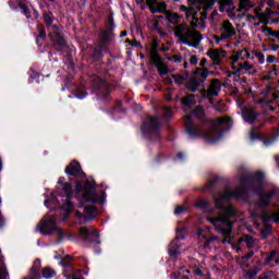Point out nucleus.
Here are the masks:
<instances>
[{
    "label": "nucleus",
    "instance_id": "58836bf2",
    "mask_svg": "<svg viewBox=\"0 0 279 279\" xmlns=\"http://www.w3.org/2000/svg\"><path fill=\"white\" fill-rule=\"evenodd\" d=\"M259 271H260V269H258V267H255V268L248 270L246 272V276H248V278H254V276H256Z\"/></svg>",
    "mask_w": 279,
    "mask_h": 279
},
{
    "label": "nucleus",
    "instance_id": "473e14b6",
    "mask_svg": "<svg viewBox=\"0 0 279 279\" xmlns=\"http://www.w3.org/2000/svg\"><path fill=\"white\" fill-rule=\"evenodd\" d=\"M37 32H38L37 38H41V40H45V38H47V33L45 32V27H43V25L40 24L37 25Z\"/></svg>",
    "mask_w": 279,
    "mask_h": 279
},
{
    "label": "nucleus",
    "instance_id": "680f3d73",
    "mask_svg": "<svg viewBox=\"0 0 279 279\" xmlns=\"http://www.w3.org/2000/svg\"><path fill=\"white\" fill-rule=\"evenodd\" d=\"M225 10H226V5H225V4H222V3H220L219 11H220V12H225Z\"/></svg>",
    "mask_w": 279,
    "mask_h": 279
},
{
    "label": "nucleus",
    "instance_id": "4468645a",
    "mask_svg": "<svg viewBox=\"0 0 279 279\" xmlns=\"http://www.w3.org/2000/svg\"><path fill=\"white\" fill-rule=\"evenodd\" d=\"M83 199L85 202H99V195H97V192L95 191V186H93L90 183H86L83 186Z\"/></svg>",
    "mask_w": 279,
    "mask_h": 279
},
{
    "label": "nucleus",
    "instance_id": "6ab92c4d",
    "mask_svg": "<svg viewBox=\"0 0 279 279\" xmlns=\"http://www.w3.org/2000/svg\"><path fill=\"white\" fill-rule=\"evenodd\" d=\"M220 90H221V82L217 78H214L209 85L207 95L208 97H217Z\"/></svg>",
    "mask_w": 279,
    "mask_h": 279
},
{
    "label": "nucleus",
    "instance_id": "39448f33",
    "mask_svg": "<svg viewBox=\"0 0 279 279\" xmlns=\"http://www.w3.org/2000/svg\"><path fill=\"white\" fill-rule=\"evenodd\" d=\"M142 131L150 141H159L160 122L157 118L148 117L142 126Z\"/></svg>",
    "mask_w": 279,
    "mask_h": 279
},
{
    "label": "nucleus",
    "instance_id": "6e6d98bb",
    "mask_svg": "<svg viewBox=\"0 0 279 279\" xmlns=\"http://www.w3.org/2000/svg\"><path fill=\"white\" fill-rule=\"evenodd\" d=\"M252 256H254L253 251L248 252V253L244 256V258H246V260H250V258H252Z\"/></svg>",
    "mask_w": 279,
    "mask_h": 279
},
{
    "label": "nucleus",
    "instance_id": "412c9836",
    "mask_svg": "<svg viewBox=\"0 0 279 279\" xmlns=\"http://www.w3.org/2000/svg\"><path fill=\"white\" fill-rule=\"evenodd\" d=\"M246 58H250V51L244 48L230 57L231 64H236L239 60H246Z\"/></svg>",
    "mask_w": 279,
    "mask_h": 279
},
{
    "label": "nucleus",
    "instance_id": "9b49d317",
    "mask_svg": "<svg viewBox=\"0 0 279 279\" xmlns=\"http://www.w3.org/2000/svg\"><path fill=\"white\" fill-rule=\"evenodd\" d=\"M94 86L98 88L97 97L100 101H106L110 97V88L104 78L97 76L94 81Z\"/></svg>",
    "mask_w": 279,
    "mask_h": 279
},
{
    "label": "nucleus",
    "instance_id": "4d7b16f0",
    "mask_svg": "<svg viewBox=\"0 0 279 279\" xmlns=\"http://www.w3.org/2000/svg\"><path fill=\"white\" fill-rule=\"evenodd\" d=\"M271 276H274L272 271L267 272L262 279H269V278H271Z\"/></svg>",
    "mask_w": 279,
    "mask_h": 279
},
{
    "label": "nucleus",
    "instance_id": "9d476101",
    "mask_svg": "<svg viewBox=\"0 0 279 279\" xmlns=\"http://www.w3.org/2000/svg\"><path fill=\"white\" fill-rule=\"evenodd\" d=\"M49 36L57 51H60V49H64V47H66V40H64L62 31H60L58 26H51V33H49Z\"/></svg>",
    "mask_w": 279,
    "mask_h": 279
},
{
    "label": "nucleus",
    "instance_id": "49530a36",
    "mask_svg": "<svg viewBox=\"0 0 279 279\" xmlns=\"http://www.w3.org/2000/svg\"><path fill=\"white\" fill-rule=\"evenodd\" d=\"M219 238L216 235H211L206 240V244L209 245V243H213V241H217Z\"/></svg>",
    "mask_w": 279,
    "mask_h": 279
},
{
    "label": "nucleus",
    "instance_id": "5fc2aeb1",
    "mask_svg": "<svg viewBox=\"0 0 279 279\" xmlns=\"http://www.w3.org/2000/svg\"><path fill=\"white\" fill-rule=\"evenodd\" d=\"M220 3L222 5H230V3H232V0H220Z\"/></svg>",
    "mask_w": 279,
    "mask_h": 279
},
{
    "label": "nucleus",
    "instance_id": "c03bdc74",
    "mask_svg": "<svg viewBox=\"0 0 279 279\" xmlns=\"http://www.w3.org/2000/svg\"><path fill=\"white\" fill-rule=\"evenodd\" d=\"M184 213V207L179 206L174 209V215H182Z\"/></svg>",
    "mask_w": 279,
    "mask_h": 279
},
{
    "label": "nucleus",
    "instance_id": "603ef678",
    "mask_svg": "<svg viewBox=\"0 0 279 279\" xmlns=\"http://www.w3.org/2000/svg\"><path fill=\"white\" fill-rule=\"evenodd\" d=\"M194 274L195 276H201V277L204 276V272L199 268L194 269Z\"/></svg>",
    "mask_w": 279,
    "mask_h": 279
},
{
    "label": "nucleus",
    "instance_id": "ddd939ff",
    "mask_svg": "<svg viewBox=\"0 0 279 279\" xmlns=\"http://www.w3.org/2000/svg\"><path fill=\"white\" fill-rule=\"evenodd\" d=\"M227 54L228 52L222 49H209L207 52V56H209V58L213 60L214 66H221V62Z\"/></svg>",
    "mask_w": 279,
    "mask_h": 279
},
{
    "label": "nucleus",
    "instance_id": "864d4df0",
    "mask_svg": "<svg viewBox=\"0 0 279 279\" xmlns=\"http://www.w3.org/2000/svg\"><path fill=\"white\" fill-rule=\"evenodd\" d=\"M275 61H276V57H274V56H268V57H267V62H268L269 64L274 63Z\"/></svg>",
    "mask_w": 279,
    "mask_h": 279
},
{
    "label": "nucleus",
    "instance_id": "8fccbe9b",
    "mask_svg": "<svg viewBox=\"0 0 279 279\" xmlns=\"http://www.w3.org/2000/svg\"><path fill=\"white\" fill-rule=\"evenodd\" d=\"M197 206H201L202 208H206V206H208V202H206V201H199V202L197 203Z\"/></svg>",
    "mask_w": 279,
    "mask_h": 279
},
{
    "label": "nucleus",
    "instance_id": "774afa93",
    "mask_svg": "<svg viewBox=\"0 0 279 279\" xmlns=\"http://www.w3.org/2000/svg\"><path fill=\"white\" fill-rule=\"evenodd\" d=\"M121 36H128V32L123 31Z\"/></svg>",
    "mask_w": 279,
    "mask_h": 279
},
{
    "label": "nucleus",
    "instance_id": "37998d69",
    "mask_svg": "<svg viewBox=\"0 0 279 279\" xmlns=\"http://www.w3.org/2000/svg\"><path fill=\"white\" fill-rule=\"evenodd\" d=\"M135 2L140 5L141 10H145V0H135Z\"/></svg>",
    "mask_w": 279,
    "mask_h": 279
},
{
    "label": "nucleus",
    "instance_id": "052dcab7",
    "mask_svg": "<svg viewBox=\"0 0 279 279\" xmlns=\"http://www.w3.org/2000/svg\"><path fill=\"white\" fill-rule=\"evenodd\" d=\"M205 64H206V59L203 58V59L201 60V62H199V65H201V66H205Z\"/></svg>",
    "mask_w": 279,
    "mask_h": 279
},
{
    "label": "nucleus",
    "instance_id": "de8ad7c7",
    "mask_svg": "<svg viewBox=\"0 0 279 279\" xmlns=\"http://www.w3.org/2000/svg\"><path fill=\"white\" fill-rule=\"evenodd\" d=\"M254 12H255V14H256V19H257L258 16H260V17L265 16V13H260V9H258V8L254 9Z\"/></svg>",
    "mask_w": 279,
    "mask_h": 279
},
{
    "label": "nucleus",
    "instance_id": "a878e982",
    "mask_svg": "<svg viewBox=\"0 0 279 279\" xmlns=\"http://www.w3.org/2000/svg\"><path fill=\"white\" fill-rule=\"evenodd\" d=\"M254 8V4H252V1L250 0H240V7L238 9V12H242V14H245V12H250Z\"/></svg>",
    "mask_w": 279,
    "mask_h": 279
},
{
    "label": "nucleus",
    "instance_id": "20e7f679",
    "mask_svg": "<svg viewBox=\"0 0 279 279\" xmlns=\"http://www.w3.org/2000/svg\"><path fill=\"white\" fill-rule=\"evenodd\" d=\"M192 5H196V10L199 14L195 22H191V27H197L198 29H206V19L208 17V10L215 5L217 0H190Z\"/></svg>",
    "mask_w": 279,
    "mask_h": 279
},
{
    "label": "nucleus",
    "instance_id": "393cba45",
    "mask_svg": "<svg viewBox=\"0 0 279 279\" xmlns=\"http://www.w3.org/2000/svg\"><path fill=\"white\" fill-rule=\"evenodd\" d=\"M166 19L167 21H169L172 25H179L180 24V20L182 19V15L171 12V11H167L166 12Z\"/></svg>",
    "mask_w": 279,
    "mask_h": 279
},
{
    "label": "nucleus",
    "instance_id": "c9c22d12",
    "mask_svg": "<svg viewBox=\"0 0 279 279\" xmlns=\"http://www.w3.org/2000/svg\"><path fill=\"white\" fill-rule=\"evenodd\" d=\"M173 117V111H171V108L163 107V119H171Z\"/></svg>",
    "mask_w": 279,
    "mask_h": 279
},
{
    "label": "nucleus",
    "instance_id": "e2e57ef3",
    "mask_svg": "<svg viewBox=\"0 0 279 279\" xmlns=\"http://www.w3.org/2000/svg\"><path fill=\"white\" fill-rule=\"evenodd\" d=\"M257 19H259V23H265V14H264V16H257Z\"/></svg>",
    "mask_w": 279,
    "mask_h": 279
},
{
    "label": "nucleus",
    "instance_id": "0eeeda50",
    "mask_svg": "<svg viewBox=\"0 0 279 279\" xmlns=\"http://www.w3.org/2000/svg\"><path fill=\"white\" fill-rule=\"evenodd\" d=\"M150 60L151 64L156 66L160 75H167L169 70L167 69V64L162 62V58L158 54V40L154 39L150 45Z\"/></svg>",
    "mask_w": 279,
    "mask_h": 279
},
{
    "label": "nucleus",
    "instance_id": "c85d7f7f",
    "mask_svg": "<svg viewBox=\"0 0 279 279\" xmlns=\"http://www.w3.org/2000/svg\"><path fill=\"white\" fill-rule=\"evenodd\" d=\"M41 274H43L44 278L51 279V278H54L56 270H53L52 268L46 267L43 269Z\"/></svg>",
    "mask_w": 279,
    "mask_h": 279
},
{
    "label": "nucleus",
    "instance_id": "bb28decb",
    "mask_svg": "<svg viewBox=\"0 0 279 279\" xmlns=\"http://www.w3.org/2000/svg\"><path fill=\"white\" fill-rule=\"evenodd\" d=\"M231 68L233 71H238V73H241L243 71H250V69H252V65L250 64V62L245 61L244 63H239L238 65L231 63Z\"/></svg>",
    "mask_w": 279,
    "mask_h": 279
},
{
    "label": "nucleus",
    "instance_id": "aec40b11",
    "mask_svg": "<svg viewBox=\"0 0 279 279\" xmlns=\"http://www.w3.org/2000/svg\"><path fill=\"white\" fill-rule=\"evenodd\" d=\"M65 173L68 175H80L82 173V166L80 162L73 160L66 168Z\"/></svg>",
    "mask_w": 279,
    "mask_h": 279
},
{
    "label": "nucleus",
    "instance_id": "6e6552de",
    "mask_svg": "<svg viewBox=\"0 0 279 279\" xmlns=\"http://www.w3.org/2000/svg\"><path fill=\"white\" fill-rule=\"evenodd\" d=\"M209 74L210 72L207 69L198 68L194 73V77L187 83L189 90L195 93L199 86H204V82H206V77H208Z\"/></svg>",
    "mask_w": 279,
    "mask_h": 279
},
{
    "label": "nucleus",
    "instance_id": "f03ea898",
    "mask_svg": "<svg viewBox=\"0 0 279 279\" xmlns=\"http://www.w3.org/2000/svg\"><path fill=\"white\" fill-rule=\"evenodd\" d=\"M204 108L197 107L192 111V114L183 118V125L190 136H203L208 143H217L221 138L223 132H228L232 128V119L230 117L219 118L216 121L208 122L210 128L206 130L205 125H197L193 121V117H197L202 121L205 117Z\"/></svg>",
    "mask_w": 279,
    "mask_h": 279
},
{
    "label": "nucleus",
    "instance_id": "f257e3e1",
    "mask_svg": "<svg viewBox=\"0 0 279 279\" xmlns=\"http://www.w3.org/2000/svg\"><path fill=\"white\" fill-rule=\"evenodd\" d=\"M265 174L263 172H257L253 175L244 174L240 179V185L234 190H227L225 193L215 197V214L207 217V221L215 226L218 234L223 236L222 243H230L232 241V226L234 222L230 220V217L236 215V209L233 206H228L230 199L243 197L247 191H254L259 195V206L260 208H267L269 206L271 198L276 195V191L260 192L263 191V180Z\"/></svg>",
    "mask_w": 279,
    "mask_h": 279
},
{
    "label": "nucleus",
    "instance_id": "cd10ccee",
    "mask_svg": "<svg viewBox=\"0 0 279 279\" xmlns=\"http://www.w3.org/2000/svg\"><path fill=\"white\" fill-rule=\"evenodd\" d=\"M44 19V23H46V27H48V29H50V34H51V27H53V13H45L43 15Z\"/></svg>",
    "mask_w": 279,
    "mask_h": 279
},
{
    "label": "nucleus",
    "instance_id": "4c0bfd02",
    "mask_svg": "<svg viewBox=\"0 0 279 279\" xmlns=\"http://www.w3.org/2000/svg\"><path fill=\"white\" fill-rule=\"evenodd\" d=\"M168 252L171 256H178L180 254V247H173V244H171Z\"/></svg>",
    "mask_w": 279,
    "mask_h": 279
},
{
    "label": "nucleus",
    "instance_id": "a211bd4d",
    "mask_svg": "<svg viewBox=\"0 0 279 279\" xmlns=\"http://www.w3.org/2000/svg\"><path fill=\"white\" fill-rule=\"evenodd\" d=\"M59 185L62 189L64 195H65V199L68 202V213H71L73 210V204L71 203V183H62V180H59Z\"/></svg>",
    "mask_w": 279,
    "mask_h": 279
},
{
    "label": "nucleus",
    "instance_id": "f704fd0d",
    "mask_svg": "<svg viewBox=\"0 0 279 279\" xmlns=\"http://www.w3.org/2000/svg\"><path fill=\"white\" fill-rule=\"evenodd\" d=\"M86 95H88V93H86V89L84 88H78L75 93V97H77V99H84Z\"/></svg>",
    "mask_w": 279,
    "mask_h": 279
},
{
    "label": "nucleus",
    "instance_id": "69168bd1",
    "mask_svg": "<svg viewBox=\"0 0 279 279\" xmlns=\"http://www.w3.org/2000/svg\"><path fill=\"white\" fill-rule=\"evenodd\" d=\"M166 101H171V95H166Z\"/></svg>",
    "mask_w": 279,
    "mask_h": 279
},
{
    "label": "nucleus",
    "instance_id": "ea45409f",
    "mask_svg": "<svg viewBox=\"0 0 279 279\" xmlns=\"http://www.w3.org/2000/svg\"><path fill=\"white\" fill-rule=\"evenodd\" d=\"M113 26H114V19H113L112 16H110V17L108 19V22H107V29L110 31V32H112Z\"/></svg>",
    "mask_w": 279,
    "mask_h": 279
},
{
    "label": "nucleus",
    "instance_id": "09e8293b",
    "mask_svg": "<svg viewBox=\"0 0 279 279\" xmlns=\"http://www.w3.org/2000/svg\"><path fill=\"white\" fill-rule=\"evenodd\" d=\"M256 16H254V15H246V21H247V23H252L253 21H256Z\"/></svg>",
    "mask_w": 279,
    "mask_h": 279
},
{
    "label": "nucleus",
    "instance_id": "3c124183",
    "mask_svg": "<svg viewBox=\"0 0 279 279\" xmlns=\"http://www.w3.org/2000/svg\"><path fill=\"white\" fill-rule=\"evenodd\" d=\"M190 64H197V56H192L190 58Z\"/></svg>",
    "mask_w": 279,
    "mask_h": 279
},
{
    "label": "nucleus",
    "instance_id": "72a5a7b5",
    "mask_svg": "<svg viewBox=\"0 0 279 279\" xmlns=\"http://www.w3.org/2000/svg\"><path fill=\"white\" fill-rule=\"evenodd\" d=\"M194 99H195L194 95H189V96L182 98L181 101H182L183 106H191V104H193Z\"/></svg>",
    "mask_w": 279,
    "mask_h": 279
},
{
    "label": "nucleus",
    "instance_id": "dca6fc26",
    "mask_svg": "<svg viewBox=\"0 0 279 279\" xmlns=\"http://www.w3.org/2000/svg\"><path fill=\"white\" fill-rule=\"evenodd\" d=\"M187 1L190 7L181 5L180 10L185 13L186 19H192V23H195V19H199V16H197V14H199L197 7L196 4L191 3V0Z\"/></svg>",
    "mask_w": 279,
    "mask_h": 279
},
{
    "label": "nucleus",
    "instance_id": "2f4dec72",
    "mask_svg": "<svg viewBox=\"0 0 279 279\" xmlns=\"http://www.w3.org/2000/svg\"><path fill=\"white\" fill-rule=\"evenodd\" d=\"M276 256H278V253L276 251H272L270 253V255L266 258V263H275L278 265L279 263V258H277Z\"/></svg>",
    "mask_w": 279,
    "mask_h": 279
},
{
    "label": "nucleus",
    "instance_id": "338daca9",
    "mask_svg": "<svg viewBox=\"0 0 279 279\" xmlns=\"http://www.w3.org/2000/svg\"><path fill=\"white\" fill-rule=\"evenodd\" d=\"M35 19H38L40 15L38 14V11H34Z\"/></svg>",
    "mask_w": 279,
    "mask_h": 279
},
{
    "label": "nucleus",
    "instance_id": "a18cd8bd",
    "mask_svg": "<svg viewBox=\"0 0 279 279\" xmlns=\"http://www.w3.org/2000/svg\"><path fill=\"white\" fill-rule=\"evenodd\" d=\"M71 260H73V257L68 255L65 256V258L63 259L64 265H71Z\"/></svg>",
    "mask_w": 279,
    "mask_h": 279
},
{
    "label": "nucleus",
    "instance_id": "423d86ee",
    "mask_svg": "<svg viewBox=\"0 0 279 279\" xmlns=\"http://www.w3.org/2000/svg\"><path fill=\"white\" fill-rule=\"evenodd\" d=\"M38 228L41 234H56V236H58V241H62V239H64V230L56 226V216L39 222Z\"/></svg>",
    "mask_w": 279,
    "mask_h": 279
},
{
    "label": "nucleus",
    "instance_id": "b1692460",
    "mask_svg": "<svg viewBox=\"0 0 279 279\" xmlns=\"http://www.w3.org/2000/svg\"><path fill=\"white\" fill-rule=\"evenodd\" d=\"M260 218L264 221V223H267L268 221H271V219H274L276 221V223H279V211H276L274 214H270L268 211H264L260 215Z\"/></svg>",
    "mask_w": 279,
    "mask_h": 279
},
{
    "label": "nucleus",
    "instance_id": "4be33fe9",
    "mask_svg": "<svg viewBox=\"0 0 279 279\" xmlns=\"http://www.w3.org/2000/svg\"><path fill=\"white\" fill-rule=\"evenodd\" d=\"M112 40V31L106 29L102 32L100 41H99V50L104 51L106 49V44L110 43Z\"/></svg>",
    "mask_w": 279,
    "mask_h": 279
},
{
    "label": "nucleus",
    "instance_id": "1a4fd4ad",
    "mask_svg": "<svg viewBox=\"0 0 279 279\" xmlns=\"http://www.w3.org/2000/svg\"><path fill=\"white\" fill-rule=\"evenodd\" d=\"M219 32L220 36L214 35L216 43H219L220 40H230V38L236 36V28H234V25H232L229 20L221 23Z\"/></svg>",
    "mask_w": 279,
    "mask_h": 279
},
{
    "label": "nucleus",
    "instance_id": "5701e85b",
    "mask_svg": "<svg viewBox=\"0 0 279 279\" xmlns=\"http://www.w3.org/2000/svg\"><path fill=\"white\" fill-rule=\"evenodd\" d=\"M96 210L97 209L95 208V206H87L84 208V216L82 215V213L77 211L76 217L77 219H92V217H95Z\"/></svg>",
    "mask_w": 279,
    "mask_h": 279
},
{
    "label": "nucleus",
    "instance_id": "7ed1b4c3",
    "mask_svg": "<svg viewBox=\"0 0 279 279\" xmlns=\"http://www.w3.org/2000/svg\"><path fill=\"white\" fill-rule=\"evenodd\" d=\"M197 27H189V24H177L173 28L175 38H179L180 43L187 45V47H199L202 43V34L196 31Z\"/></svg>",
    "mask_w": 279,
    "mask_h": 279
},
{
    "label": "nucleus",
    "instance_id": "79ce46f5",
    "mask_svg": "<svg viewBox=\"0 0 279 279\" xmlns=\"http://www.w3.org/2000/svg\"><path fill=\"white\" fill-rule=\"evenodd\" d=\"M169 60H173V62H182V57L173 54Z\"/></svg>",
    "mask_w": 279,
    "mask_h": 279
},
{
    "label": "nucleus",
    "instance_id": "a19ab883",
    "mask_svg": "<svg viewBox=\"0 0 279 279\" xmlns=\"http://www.w3.org/2000/svg\"><path fill=\"white\" fill-rule=\"evenodd\" d=\"M173 80H174L175 84H183L184 83V76L173 75Z\"/></svg>",
    "mask_w": 279,
    "mask_h": 279
},
{
    "label": "nucleus",
    "instance_id": "13d9d810",
    "mask_svg": "<svg viewBox=\"0 0 279 279\" xmlns=\"http://www.w3.org/2000/svg\"><path fill=\"white\" fill-rule=\"evenodd\" d=\"M126 43H130V45H132V47H136V45H138V41H136V40L131 41L130 39H126Z\"/></svg>",
    "mask_w": 279,
    "mask_h": 279
},
{
    "label": "nucleus",
    "instance_id": "0e129e2a",
    "mask_svg": "<svg viewBox=\"0 0 279 279\" xmlns=\"http://www.w3.org/2000/svg\"><path fill=\"white\" fill-rule=\"evenodd\" d=\"M1 226H5V219H3V218H0V227Z\"/></svg>",
    "mask_w": 279,
    "mask_h": 279
},
{
    "label": "nucleus",
    "instance_id": "bf43d9fd",
    "mask_svg": "<svg viewBox=\"0 0 279 279\" xmlns=\"http://www.w3.org/2000/svg\"><path fill=\"white\" fill-rule=\"evenodd\" d=\"M207 186H208V189H213L215 186V181H209Z\"/></svg>",
    "mask_w": 279,
    "mask_h": 279
},
{
    "label": "nucleus",
    "instance_id": "2eb2a0df",
    "mask_svg": "<svg viewBox=\"0 0 279 279\" xmlns=\"http://www.w3.org/2000/svg\"><path fill=\"white\" fill-rule=\"evenodd\" d=\"M146 5L151 14H162L167 12V3L158 2V0H146Z\"/></svg>",
    "mask_w": 279,
    "mask_h": 279
},
{
    "label": "nucleus",
    "instance_id": "f3484780",
    "mask_svg": "<svg viewBox=\"0 0 279 279\" xmlns=\"http://www.w3.org/2000/svg\"><path fill=\"white\" fill-rule=\"evenodd\" d=\"M242 118L246 123H254L258 119V112L252 107H244L242 109Z\"/></svg>",
    "mask_w": 279,
    "mask_h": 279
},
{
    "label": "nucleus",
    "instance_id": "f8f14e48",
    "mask_svg": "<svg viewBox=\"0 0 279 279\" xmlns=\"http://www.w3.org/2000/svg\"><path fill=\"white\" fill-rule=\"evenodd\" d=\"M78 234L83 241H88L89 243H94V245H99V243H101V241H99V233L93 229L82 227L78 230Z\"/></svg>",
    "mask_w": 279,
    "mask_h": 279
},
{
    "label": "nucleus",
    "instance_id": "e433bc0d",
    "mask_svg": "<svg viewBox=\"0 0 279 279\" xmlns=\"http://www.w3.org/2000/svg\"><path fill=\"white\" fill-rule=\"evenodd\" d=\"M242 241L246 242L247 247H253L254 246V239L250 235H245Z\"/></svg>",
    "mask_w": 279,
    "mask_h": 279
},
{
    "label": "nucleus",
    "instance_id": "7c9ffc66",
    "mask_svg": "<svg viewBox=\"0 0 279 279\" xmlns=\"http://www.w3.org/2000/svg\"><path fill=\"white\" fill-rule=\"evenodd\" d=\"M264 34H267V36H272L274 38H279V32H274L270 27L263 26L262 27Z\"/></svg>",
    "mask_w": 279,
    "mask_h": 279
},
{
    "label": "nucleus",
    "instance_id": "c756f323",
    "mask_svg": "<svg viewBox=\"0 0 279 279\" xmlns=\"http://www.w3.org/2000/svg\"><path fill=\"white\" fill-rule=\"evenodd\" d=\"M20 10H22L23 14L26 16V19H32V12L29 11V7L23 2L19 3Z\"/></svg>",
    "mask_w": 279,
    "mask_h": 279
}]
</instances>
